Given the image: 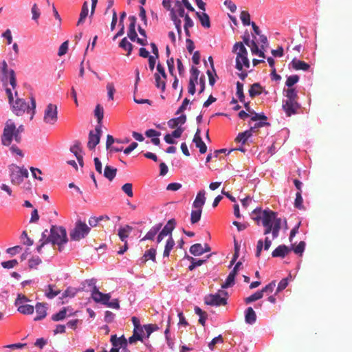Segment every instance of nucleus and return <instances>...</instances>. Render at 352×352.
<instances>
[{
  "instance_id": "obj_1",
  "label": "nucleus",
  "mask_w": 352,
  "mask_h": 352,
  "mask_svg": "<svg viewBox=\"0 0 352 352\" xmlns=\"http://www.w3.org/2000/svg\"><path fill=\"white\" fill-rule=\"evenodd\" d=\"M67 241L68 239L65 228L62 226H52L50 228V234L43 242L37 246L36 250L41 254L43 247L45 244L51 243L53 245H57L58 250L61 252L63 250V245L67 242Z\"/></svg>"
},
{
  "instance_id": "obj_2",
  "label": "nucleus",
  "mask_w": 352,
  "mask_h": 352,
  "mask_svg": "<svg viewBox=\"0 0 352 352\" xmlns=\"http://www.w3.org/2000/svg\"><path fill=\"white\" fill-rule=\"evenodd\" d=\"M282 219L277 217V212L272 210H265L263 219V226L265 228L263 234L272 233L273 239L279 235L281 228Z\"/></svg>"
},
{
  "instance_id": "obj_3",
  "label": "nucleus",
  "mask_w": 352,
  "mask_h": 352,
  "mask_svg": "<svg viewBox=\"0 0 352 352\" xmlns=\"http://www.w3.org/2000/svg\"><path fill=\"white\" fill-rule=\"evenodd\" d=\"M12 140L16 143H21L22 135H19L15 130V124L12 120H8L6 124L1 135V143L3 145L9 146L11 145Z\"/></svg>"
},
{
  "instance_id": "obj_4",
  "label": "nucleus",
  "mask_w": 352,
  "mask_h": 352,
  "mask_svg": "<svg viewBox=\"0 0 352 352\" xmlns=\"http://www.w3.org/2000/svg\"><path fill=\"white\" fill-rule=\"evenodd\" d=\"M232 52L236 54V68L239 71H242L243 67L246 68L250 67V63L248 58V51L243 43H236L233 46Z\"/></svg>"
},
{
  "instance_id": "obj_5",
  "label": "nucleus",
  "mask_w": 352,
  "mask_h": 352,
  "mask_svg": "<svg viewBox=\"0 0 352 352\" xmlns=\"http://www.w3.org/2000/svg\"><path fill=\"white\" fill-rule=\"evenodd\" d=\"M31 104L29 105L26 102L21 98H17L12 104V111L16 116H22L25 111L29 112L32 111L30 119L32 120L35 114L36 100L33 96L30 98Z\"/></svg>"
},
{
  "instance_id": "obj_6",
  "label": "nucleus",
  "mask_w": 352,
  "mask_h": 352,
  "mask_svg": "<svg viewBox=\"0 0 352 352\" xmlns=\"http://www.w3.org/2000/svg\"><path fill=\"white\" fill-rule=\"evenodd\" d=\"M90 231V227L81 220H78L74 228L69 232L70 239L72 241H78L85 238Z\"/></svg>"
},
{
  "instance_id": "obj_7",
  "label": "nucleus",
  "mask_w": 352,
  "mask_h": 352,
  "mask_svg": "<svg viewBox=\"0 0 352 352\" xmlns=\"http://www.w3.org/2000/svg\"><path fill=\"white\" fill-rule=\"evenodd\" d=\"M10 170L11 182L14 185H19L21 184L24 178H27L29 175L26 168H20L15 164L10 166Z\"/></svg>"
},
{
  "instance_id": "obj_8",
  "label": "nucleus",
  "mask_w": 352,
  "mask_h": 352,
  "mask_svg": "<svg viewBox=\"0 0 352 352\" xmlns=\"http://www.w3.org/2000/svg\"><path fill=\"white\" fill-rule=\"evenodd\" d=\"M163 6L170 12V16L177 14L180 17L184 16L185 10L180 0H163Z\"/></svg>"
},
{
  "instance_id": "obj_9",
  "label": "nucleus",
  "mask_w": 352,
  "mask_h": 352,
  "mask_svg": "<svg viewBox=\"0 0 352 352\" xmlns=\"http://www.w3.org/2000/svg\"><path fill=\"white\" fill-rule=\"evenodd\" d=\"M58 120V108L56 104L50 103L44 111L43 121L46 124L54 125Z\"/></svg>"
},
{
  "instance_id": "obj_10",
  "label": "nucleus",
  "mask_w": 352,
  "mask_h": 352,
  "mask_svg": "<svg viewBox=\"0 0 352 352\" xmlns=\"http://www.w3.org/2000/svg\"><path fill=\"white\" fill-rule=\"evenodd\" d=\"M102 135L101 126H97L95 131H90L89 133V140L87 142V147L90 150H94L96 146L99 144L100 137Z\"/></svg>"
},
{
  "instance_id": "obj_11",
  "label": "nucleus",
  "mask_w": 352,
  "mask_h": 352,
  "mask_svg": "<svg viewBox=\"0 0 352 352\" xmlns=\"http://www.w3.org/2000/svg\"><path fill=\"white\" fill-rule=\"evenodd\" d=\"M176 226V221L175 219H171L168 220L167 223L163 228V229L160 232L157 236V243H160L165 237L169 236H172V232L175 229Z\"/></svg>"
},
{
  "instance_id": "obj_12",
  "label": "nucleus",
  "mask_w": 352,
  "mask_h": 352,
  "mask_svg": "<svg viewBox=\"0 0 352 352\" xmlns=\"http://www.w3.org/2000/svg\"><path fill=\"white\" fill-rule=\"evenodd\" d=\"M204 302L206 305L210 306L226 305L227 300L226 298L221 297L220 294H209L205 296Z\"/></svg>"
},
{
  "instance_id": "obj_13",
  "label": "nucleus",
  "mask_w": 352,
  "mask_h": 352,
  "mask_svg": "<svg viewBox=\"0 0 352 352\" xmlns=\"http://www.w3.org/2000/svg\"><path fill=\"white\" fill-rule=\"evenodd\" d=\"M91 297L95 302L105 305L110 300L111 295L110 294H103L100 292L97 287L94 286L91 290Z\"/></svg>"
},
{
  "instance_id": "obj_14",
  "label": "nucleus",
  "mask_w": 352,
  "mask_h": 352,
  "mask_svg": "<svg viewBox=\"0 0 352 352\" xmlns=\"http://www.w3.org/2000/svg\"><path fill=\"white\" fill-rule=\"evenodd\" d=\"M110 341L113 346H116L122 350H127L128 341L124 336L118 338L116 335H112Z\"/></svg>"
},
{
  "instance_id": "obj_15",
  "label": "nucleus",
  "mask_w": 352,
  "mask_h": 352,
  "mask_svg": "<svg viewBox=\"0 0 352 352\" xmlns=\"http://www.w3.org/2000/svg\"><path fill=\"white\" fill-rule=\"evenodd\" d=\"M37 316L34 318L35 321H38L45 318L47 316V305L45 303L38 302L35 306Z\"/></svg>"
},
{
  "instance_id": "obj_16",
  "label": "nucleus",
  "mask_w": 352,
  "mask_h": 352,
  "mask_svg": "<svg viewBox=\"0 0 352 352\" xmlns=\"http://www.w3.org/2000/svg\"><path fill=\"white\" fill-rule=\"evenodd\" d=\"M193 142L195 144L196 147L199 148V152L201 154L205 153L207 151V146L206 144L202 140V138L200 135V130L197 129L193 138Z\"/></svg>"
},
{
  "instance_id": "obj_17",
  "label": "nucleus",
  "mask_w": 352,
  "mask_h": 352,
  "mask_svg": "<svg viewBox=\"0 0 352 352\" xmlns=\"http://www.w3.org/2000/svg\"><path fill=\"white\" fill-rule=\"evenodd\" d=\"M291 250L292 249L285 245H280L272 252V257L284 258Z\"/></svg>"
},
{
  "instance_id": "obj_18",
  "label": "nucleus",
  "mask_w": 352,
  "mask_h": 352,
  "mask_svg": "<svg viewBox=\"0 0 352 352\" xmlns=\"http://www.w3.org/2000/svg\"><path fill=\"white\" fill-rule=\"evenodd\" d=\"M205 194L206 192L204 190H201L197 193L196 198L192 204V206L194 208L202 209L206 199Z\"/></svg>"
},
{
  "instance_id": "obj_19",
  "label": "nucleus",
  "mask_w": 352,
  "mask_h": 352,
  "mask_svg": "<svg viewBox=\"0 0 352 352\" xmlns=\"http://www.w3.org/2000/svg\"><path fill=\"white\" fill-rule=\"evenodd\" d=\"M300 108V104H283V109L287 116L296 114Z\"/></svg>"
},
{
  "instance_id": "obj_20",
  "label": "nucleus",
  "mask_w": 352,
  "mask_h": 352,
  "mask_svg": "<svg viewBox=\"0 0 352 352\" xmlns=\"http://www.w3.org/2000/svg\"><path fill=\"white\" fill-rule=\"evenodd\" d=\"M292 67L295 70L307 71L310 68V65L305 61L294 58L291 62Z\"/></svg>"
},
{
  "instance_id": "obj_21",
  "label": "nucleus",
  "mask_w": 352,
  "mask_h": 352,
  "mask_svg": "<svg viewBox=\"0 0 352 352\" xmlns=\"http://www.w3.org/2000/svg\"><path fill=\"white\" fill-rule=\"evenodd\" d=\"M162 226V223H158L154 226H153L150 230L146 233V234L144 236V238L142 239V241L145 240H153L155 235L157 234V232L160 231Z\"/></svg>"
},
{
  "instance_id": "obj_22",
  "label": "nucleus",
  "mask_w": 352,
  "mask_h": 352,
  "mask_svg": "<svg viewBox=\"0 0 352 352\" xmlns=\"http://www.w3.org/2000/svg\"><path fill=\"white\" fill-rule=\"evenodd\" d=\"M133 228L129 225H126L124 227H122L119 228L118 230V236L120 240L123 242L126 241V238L129 236V234L132 231Z\"/></svg>"
},
{
  "instance_id": "obj_23",
  "label": "nucleus",
  "mask_w": 352,
  "mask_h": 352,
  "mask_svg": "<svg viewBox=\"0 0 352 352\" xmlns=\"http://www.w3.org/2000/svg\"><path fill=\"white\" fill-rule=\"evenodd\" d=\"M186 121V115L183 114L180 116L172 118L168 122V124L169 127L174 129L177 127L179 124H184Z\"/></svg>"
},
{
  "instance_id": "obj_24",
  "label": "nucleus",
  "mask_w": 352,
  "mask_h": 352,
  "mask_svg": "<svg viewBox=\"0 0 352 352\" xmlns=\"http://www.w3.org/2000/svg\"><path fill=\"white\" fill-rule=\"evenodd\" d=\"M256 315L255 311L252 307H248L245 311V322L252 324L256 322Z\"/></svg>"
},
{
  "instance_id": "obj_25",
  "label": "nucleus",
  "mask_w": 352,
  "mask_h": 352,
  "mask_svg": "<svg viewBox=\"0 0 352 352\" xmlns=\"http://www.w3.org/2000/svg\"><path fill=\"white\" fill-rule=\"evenodd\" d=\"M197 18L199 19L201 25L204 28H209L210 27V17L206 12H196Z\"/></svg>"
},
{
  "instance_id": "obj_26",
  "label": "nucleus",
  "mask_w": 352,
  "mask_h": 352,
  "mask_svg": "<svg viewBox=\"0 0 352 352\" xmlns=\"http://www.w3.org/2000/svg\"><path fill=\"white\" fill-rule=\"evenodd\" d=\"M155 255H156V250L154 248H151L145 252L143 256L141 258V261L143 263H145L148 260H152L153 261H155Z\"/></svg>"
},
{
  "instance_id": "obj_27",
  "label": "nucleus",
  "mask_w": 352,
  "mask_h": 352,
  "mask_svg": "<svg viewBox=\"0 0 352 352\" xmlns=\"http://www.w3.org/2000/svg\"><path fill=\"white\" fill-rule=\"evenodd\" d=\"M175 241L173 238V236H169L168 237V239L166 240V245L164 248V250L163 252L164 257H168L170 255V251L173 250V247L175 246Z\"/></svg>"
},
{
  "instance_id": "obj_28",
  "label": "nucleus",
  "mask_w": 352,
  "mask_h": 352,
  "mask_svg": "<svg viewBox=\"0 0 352 352\" xmlns=\"http://www.w3.org/2000/svg\"><path fill=\"white\" fill-rule=\"evenodd\" d=\"M117 173V168L107 165L104 170V176L109 181H112Z\"/></svg>"
},
{
  "instance_id": "obj_29",
  "label": "nucleus",
  "mask_w": 352,
  "mask_h": 352,
  "mask_svg": "<svg viewBox=\"0 0 352 352\" xmlns=\"http://www.w3.org/2000/svg\"><path fill=\"white\" fill-rule=\"evenodd\" d=\"M119 47L127 52L126 56H130L133 46L129 41H128L127 38L124 37L120 42Z\"/></svg>"
},
{
  "instance_id": "obj_30",
  "label": "nucleus",
  "mask_w": 352,
  "mask_h": 352,
  "mask_svg": "<svg viewBox=\"0 0 352 352\" xmlns=\"http://www.w3.org/2000/svg\"><path fill=\"white\" fill-rule=\"evenodd\" d=\"M262 93V87L259 83H254L249 89V94L251 98L259 96Z\"/></svg>"
},
{
  "instance_id": "obj_31",
  "label": "nucleus",
  "mask_w": 352,
  "mask_h": 352,
  "mask_svg": "<svg viewBox=\"0 0 352 352\" xmlns=\"http://www.w3.org/2000/svg\"><path fill=\"white\" fill-rule=\"evenodd\" d=\"M88 3L87 1H85L82 4L81 12L80 14V18L78 19V21L77 23V25H79L80 24L84 23L86 17L88 15Z\"/></svg>"
},
{
  "instance_id": "obj_32",
  "label": "nucleus",
  "mask_w": 352,
  "mask_h": 352,
  "mask_svg": "<svg viewBox=\"0 0 352 352\" xmlns=\"http://www.w3.org/2000/svg\"><path fill=\"white\" fill-rule=\"evenodd\" d=\"M154 78L156 87L161 89L162 91H164L166 89V79L163 78L159 74H155Z\"/></svg>"
},
{
  "instance_id": "obj_33",
  "label": "nucleus",
  "mask_w": 352,
  "mask_h": 352,
  "mask_svg": "<svg viewBox=\"0 0 352 352\" xmlns=\"http://www.w3.org/2000/svg\"><path fill=\"white\" fill-rule=\"evenodd\" d=\"M202 214V209L195 208L191 211L190 214V222L192 224L197 223L201 219Z\"/></svg>"
},
{
  "instance_id": "obj_34",
  "label": "nucleus",
  "mask_w": 352,
  "mask_h": 352,
  "mask_svg": "<svg viewBox=\"0 0 352 352\" xmlns=\"http://www.w3.org/2000/svg\"><path fill=\"white\" fill-rule=\"evenodd\" d=\"M17 311L24 315H30L34 313V307L32 305L26 304L20 305V307L17 308Z\"/></svg>"
},
{
  "instance_id": "obj_35",
  "label": "nucleus",
  "mask_w": 352,
  "mask_h": 352,
  "mask_svg": "<svg viewBox=\"0 0 352 352\" xmlns=\"http://www.w3.org/2000/svg\"><path fill=\"white\" fill-rule=\"evenodd\" d=\"M190 252L194 256H200L204 253V247L200 243H196L190 248Z\"/></svg>"
},
{
  "instance_id": "obj_36",
  "label": "nucleus",
  "mask_w": 352,
  "mask_h": 352,
  "mask_svg": "<svg viewBox=\"0 0 352 352\" xmlns=\"http://www.w3.org/2000/svg\"><path fill=\"white\" fill-rule=\"evenodd\" d=\"M195 312L197 315L199 316V322L203 326H204L208 316L206 312L203 311L199 307H195Z\"/></svg>"
},
{
  "instance_id": "obj_37",
  "label": "nucleus",
  "mask_w": 352,
  "mask_h": 352,
  "mask_svg": "<svg viewBox=\"0 0 352 352\" xmlns=\"http://www.w3.org/2000/svg\"><path fill=\"white\" fill-rule=\"evenodd\" d=\"M94 116L97 118L98 123L100 124L104 117V109L100 104L96 105L94 110Z\"/></svg>"
},
{
  "instance_id": "obj_38",
  "label": "nucleus",
  "mask_w": 352,
  "mask_h": 352,
  "mask_svg": "<svg viewBox=\"0 0 352 352\" xmlns=\"http://www.w3.org/2000/svg\"><path fill=\"white\" fill-rule=\"evenodd\" d=\"M142 333L140 332V329H133V335L129 337V342L130 344L135 343L137 340L142 341Z\"/></svg>"
},
{
  "instance_id": "obj_39",
  "label": "nucleus",
  "mask_w": 352,
  "mask_h": 352,
  "mask_svg": "<svg viewBox=\"0 0 352 352\" xmlns=\"http://www.w3.org/2000/svg\"><path fill=\"white\" fill-rule=\"evenodd\" d=\"M67 315V308L63 307L58 313L52 315V320L53 321H59L63 320L66 318Z\"/></svg>"
},
{
  "instance_id": "obj_40",
  "label": "nucleus",
  "mask_w": 352,
  "mask_h": 352,
  "mask_svg": "<svg viewBox=\"0 0 352 352\" xmlns=\"http://www.w3.org/2000/svg\"><path fill=\"white\" fill-rule=\"evenodd\" d=\"M236 276L230 272L225 283L221 285V288L226 289L232 287L234 284V279Z\"/></svg>"
},
{
  "instance_id": "obj_41",
  "label": "nucleus",
  "mask_w": 352,
  "mask_h": 352,
  "mask_svg": "<svg viewBox=\"0 0 352 352\" xmlns=\"http://www.w3.org/2000/svg\"><path fill=\"white\" fill-rule=\"evenodd\" d=\"M146 333V337L149 338L150 335L159 329V327L156 324H148L143 326V330Z\"/></svg>"
},
{
  "instance_id": "obj_42",
  "label": "nucleus",
  "mask_w": 352,
  "mask_h": 352,
  "mask_svg": "<svg viewBox=\"0 0 352 352\" xmlns=\"http://www.w3.org/2000/svg\"><path fill=\"white\" fill-rule=\"evenodd\" d=\"M30 300L28 297H26L25 295L19 294L17 296L16 299L15 300L14 305L18 307H20V305H26L28 302H29Z\"/></svg>"
},
{
  "instance_id": "obj_43",
  "label": "nucleus",
  "mask_w": 352,
  "mask_h": 352,
  "mask_svg": "<svg viewBox=\"0 0 352 352\" xmlns=\"http://www.w3.org/2000/svg\"><path fill=\"white\" fill-rule=\"evenodd\" d=\"M236 94L237 97L239 98V100L241 102H243L244 100H245V96L243 94V85L240 82H236Z\"/></svg>"
},
{
  "instance_id": "obj_44",
  "label": "nucleus",
  "mask_w": 352,
  "mask_h": 352,
  "mask_svg": "<svg viewBox=\"0 0 352 352\" xmlns=\"http://www.w3.org/2000/svg\"><path fill=\"white\" fill-rule=\"evenodd\" d=\"M240 19L244 25H250V14L248 11H242L240 14Z\"/></svg>"
},
{
  "instance_id": "obj_45",
  "label": "nucleus",
  "mask_w": 352,
  "mask_h": 352,
  "mask_svg": "<svg viewBox=\"0 0 352 352\" xmlns=\"http://www.w3.org/2000/svg\"><path fill=\"white\" fill-rule=\"evenodd\" d=\"M20 238L22 243L25 245L31 246L34 243V241L28 236L26 231H23Z\"/></svg>"
},
{
  "instance_id": "obj_46",
  "label": "nucleus",
  "mask_w": 352,
  "mask_h": 352,
  "mask_svg": "<svg viewBox=\"0 0 352 352\" xmlns=\"http://www.w3.org/2000/svg\"><path fill=\"white\" fill-rule=\"evenodd\" d=\"M284 93L286 98L298 99L297 91L294 88L284 89Z\"/></svg>"
},
{
  "instance_id": "obj_47",
  "label": "nucleus",
  "mask_w": 352,
  "mask_h": 352,
  "mask_svg": "<svg viewBox=\"0 0 352 352\" xmlns=\"http://www.w3.org/2000/svg\"><path fill=\"white\" fill-rule=\"evenodd\" d=\"M170 18H171V20L173 21L175 26L177 29L178 36L180 37L182 35V26H181L182 21H181V20L178 18V16L177 15L170 16Z\"/></svg>"
},
{
  "instance_id": "obj_48",
  "label": "nucleus",
  "mask_w": 352,
  "mask_h": 352,
  "mask_svg": "<svg viewBox=\"0 0 352 352\" xmlns=\"http://www.w3.org/2000/svg\"><path fill=\"white\" fill-rule=\"evenodd\" d=\"M188 259L191 261V264L188 267V269L190 271L193 270L196 267L201 265L206 261V260L201 259L197 260L192 257H188Z\"/></svg>"
},
{
  "instance_id": "obj_49",
  "label": "nucleus",
  "mask_w": 352,
  "mask_h": 352,
  "mask_svg": "<svg viewBox=\"0 0 352 352\" xmlns=\"http://www.w3.org/2000/svg\"><path fill=\"white\" fill-rule=\"evenodd\" d=\"M299 80V76L298 75H292L287 77V80L285 82V85L288 87V88H293L292 86L298 82Z\"/></svg>"
},
{
  "instance_id": "obj_50",
  "label": "nucleus",
  "mask_w": 352,
  "mask_h": 352,
  "mask_svg": "<svg viewBox=\"0 0 352 352\" xmlns=\"http://www.w3.org/2000/svg\"><path fill=\"white\" fill-rule=\"evenodd\" d=\"M262 297H263L262 292H261L260 291H257L254 294H253L251 296H250L249 297L246 298L245 299V303L248 304V303H250L252 302H254V301H256L257 300H259Z\"/></svg>"
},
{
  "instance_id": "obj_51",
  "label": "nucleus",
  "mask_w": 352,
  "mask_h": 352,
  "mask_svg": "<svg viewBox=\"0 0 352 352\" xmlns=\"http://www.w3.org/2000/svg\"><path fill=\"white\" fill-rule=\"evenodd\" d=\"M305 248V243L300 241L296 246L292 245L291 248L296 254L302 255Z\"/></svg>"
},
{
  "instance_id": "obj_52",
  "label": "nucleus",
  "mask_w": 352,
  "mask_h": 352,
  "mask_svg": "<svg viewBox=\"0 0 352 352\" xmlns=\"http://www.w3.org/2000/svg\"><path fill=\"white\" fill-rule=\"evenodd\" d=\"M70 151L73 153L76 157L80 155V142L79 141H76L74 144L72 146H71Z\"/></svg>"
},
{
  "instance_id": "obj_53",
  "label": "nucleus",
  "mask_w": 352,
  "mask_h": 352,
  "mask_svg": "<svg viewBox=\"0 0 352 352\" xmlns=\"http://www.w3.org/2000/svg\"><path fill=\"white\" fill-rule=\"evenodd\" d=\"M275 286H276L275 281H272L271 283H270L268 285H267L265 287H263L260 291L261 292H262V296H263V294L265 293L267 294H271L273 292Z\"/></svg>"
},
{
  "instance_id": "obj_54",
  "label": "nucleus",
  "mask_w": 352,
  "mask_h": 352,
  "mask_svg": "<svg viewBox=\"0 0 352 352\" xmlns=\"http://www.w3.org/2000/svg\"><path fill=\"white\" fill-rule=\"evenodd\" d=\"M60 290L54 291L53 289V285H49L47 286V291L46 292V296L48 298H53L60 294Z\"/></svg>"
},
{
  "instance_id": "obj_55",
  "label": "nucleus",
  "mask_w": 352,
  "mask_h": 352,
  "mask_svg": "<svg viewBox=\"0 0 352 352\" xmlns=\"http://www.w3.org/2000/svg\"><path fill=\"white\" fill-rule=\"evenodd\" d=\"M122 190L130 197L133 196V186L131 183H126L122 186Z\"/></svg>"
},
{
  "instance_id": "obj_56",
  "label": "nucleus",
  "mask_w": 352,
  "mask_h": 352,
  "mask_svg": "<svg viewBox=\"0 0 352 352\" xmlns=\"http://www.w3.org/2000/svg\"><path fill=\"white\" fill-rule=\"evenodd\" d=\"M302 202H303V200H302V197L301 195V192H298L296 195L294 206L298 209H302L303 208Z\"/></svg>"
},
{
  "instance_id": "obj_57",
  "label": "nucleus",
  "mask_w": 352,
  "mask_h": 352,
  "mask_svg": "<svg viewBox=\"0 0 352 352\" xmlns=\"http://www.w3.org/2000/svg\"><path fill=\"white\" fill-rule=\"evenodd\" d=\"M107 94L109 100H113V95L116 92V89L113 82H109L107 85Z\"/></svg>"
},
{
  "instance_id": "obj_58",
  "label": "nucleus",
  "mask_w": 352,
  "mask_h": 352,
  "mask_svg": "<svg viewBox=\"0 0 352 352\" xmlns=\"http://www.w3.org/2000/svg\"><path fill=\"white\" fill-rule=\"evenodd\" d=\"M41 263V259L38 256L32 257L28 261L29 267L31 269L36 268V267Z\"/></svg>"
},
{
  "instance_id": "obj_59",
  "label": "nucleus",
  "mask_w": 352,
  "mask_h": 352,
  "mask_svg": "<svg viewBox=\"0 0 352 352\" xmlns=\"http://www.w3.org/2000/svg\"><path fill=\"white\" fill-rule=\"evenodd\" d=\"M190 72V77L189 80L197 82L198 76L199 74V70L195 67H192Z\"/></svg>"
},
{
  "instance_id": "obj_60",
  "label": "nucleus",
  "mask_w": 352,
  "mask_h": 352,
  "mask_svg": "<svg viewBox=\"0 0 352 352\" xmlns=\"http://www.w3.org/2000/svg\"><path fill=\"white\" fill-rule=\"evenodd\" d=\"M9 80L10 84L12 86V89H15L16 87V78L15 72L13 69H10L9 71Z\"/></svg>"
},
{
  "instance_id": "obj_61",
  "label": "nucleus",
  "mask_w": 352,
  "mask_h": 352,
  "mask_svg": "<svg viewBox=\"0 0 352 352\" xmlns=\"http://www.w3.org/2000/svg\"><path fill=\"white\" fill-rule=\"evenodd\" d=\"M223 339L221 335H219L217 337L214 338L212 341L208 344V347L210 350H213L214 346L217 343H222Z\"/></svg>"
},
{
  "instance_id": "obj_62",
  "label": "nucleus",
  "mask_w": 352,
  "mask_h": 352,
  "mask_svg": "<svg viewBox=\"0 0 352 352\" xmlns=\"http://www.w3.org/2000/svg\"><path fill=\"white\" fill-rule=\"evenodd\" d=\"M18 264V261L16 259L3 261L1 263V265L3 268L11 269L13 268Z\"/></svg>"
},
{
  "instance_id": "obj_63",
  "label": "nucleus",
  "mask_w": 352,
  "mask_h": 352,
  "mask_svg": "<svg viewBox=\"0 0 352 352\" xmlns=\"http://www.w3.org/2000/svg\"><path fill=\"white\" fill-rule=\"evenodd\" d=\"M31 12L32 14V19L35 21H38V19L39 18L41 13H40L36 3H34L32 6Z\"/></svg>"
},
{
  "instance_id": "obj_64",
  "label": "nucleus",
  "mask_w": 352,
  "mask_h": 352,
  "mask_svg": "<svg viewBox=\"0 0 352 352\" xmlns=\"http://www.w3.org/2000/svg\"><path fill=\"white\" fill-rule=\"evenodd\" d=\"M252 116L251 117L252 121H258V120H264L266 121L267 118L265 116L264 113H257L254 111H252V113H251Z\"/></svg>"
}]
</instances>
